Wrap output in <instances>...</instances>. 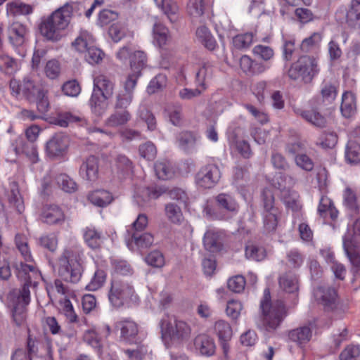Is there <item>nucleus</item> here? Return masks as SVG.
I'll list each match as a JSON object with an SVG mask.
<instances>
[{"instance_id": "8", "label": "nucleus", "mask_w": 360, "mask_h": 360, "mask_svg": "<svg viewBox=\"0 0 360 360\" xmlns=\"http://www.w3.org/2000/svg\"><path fill=\"white\" fill-rule=\"evenodd\" d=\"M295 184V179L291 176L278 177V188L281 191V199L288 208L292 211H298L301 208L300 195L297 192L291 190L290 187Z\"/></svg>"}, {"instance_id": "63", "label": "nucleus", "mask_w": 360, "mask_h": 360, "mask_svg": "<svg viewBox=\"0 0 360 360\" xmlns=\"http://www.w3.org/2000/svg\"><path fill=\"white\" fill-rule=\"evenodd\" d=\"M252 52L255 56L265 61H268L271 59L274 55V50L270 46L260 44L255 46Z\"/></svg>"}, {"instance_id": "20", "label": "nucleus", "mask_w": 360, "mask_h": 360, "mask_svg": "<svg viewBox=\"0 0 360 360\" xmlns=\"http://www.w3.org/2000/svg\"><path fill=\"white\" fill-rule=\"evenodd\" d=\"M314 326V323L309 322L307 325L291 330L288 333V338L300 347H302L310 341Z\"/></svg>"}, {"instance_id": "2", "label": "nucleus", "mask_w": 360, "mask_h": 360, "mask_svg": "<svg viewBox=\"0 0 360 360\" xmlns=\"http://www.w3.org/2000/svg\"><path fill=\"white\" fill-rule=\"evenodd\" d=\"M260 318L258 327L267 332L275 331L286 316V309L281 300H271L270 291L265 289L260 302Z\"/></svg>"}, {"instance_id": "10", "label": "nucleus", "mask_w": 360, "mask_h": 360, "mask_svg": "<svg viewBox=\"0 0 360 360\" xmlns=\"http://www.w3.org/2000/svg\"><path fill=\"white\" fill-rule=\"evenodd\" d=\"M133 294V287L129 283L116 278L112 281L108 298L114 307H120L124 301L131 298Z\"/></svg>"}, {"instance_id": "29", "label": "nucleus", "mask_w": 360, "mask_h": 360, "mask_svg": "<svg viewBox=\"0 0 360 360\" xmlns=\"http://www.w3.org/2000/svg\"><path fill=\"white\" fill-rule=\"evenodd\" d=\"M131 114L128 110L115 109L105 121V124L109 127H118L127 124L131 120Z\"/></svg>"}, {"instance_id": "36", "label": "nucleus", "mask_w": 360, "mask_h": 360, "mask_svg": "<svg viewBox=\"0 0 360 360\" xmlns=\"http://www.w3.org/2000/svg\"><path fill=\"white\" fill-rule=\"evenodd\" d=\"M340 110L342 115L347 118L354 115L356 112V98L352 92L346 91L342 94Z\"/></svg>"}, {"instance_id": "12", "label": "nucleus", "mask_w": 360, "mask_h": 360, "mask_svg": "<svg viewBox=\"0 0 360 360\" xmlns=\"http://www.w3.org/2000/svg\"><path fill=\"white\" fill-rule=\"evenodd\" d=\"M60 22L56 13L53 12L51 15L41 20L39 25L41 34L48 40L58 41L60 39V31L66 28Z\"/></svg>"}, {"instance_id": "7", "label": "nucleus", "mask_w": 360, "mask_h": 360, "mask_svg": "<svg viewBox=\"0 0 360 360\" xmlns=\"http://www.w3.org/2000/svg\"><path fill=\"white\" fill-rule=\"evenodd\" d=\"M262 217L264 231L273 232L278 225L279 210L274 204V197L270 190H264L262 195Z\"/></svg>"}, {"instance_id": "14", "label": "nucleus", "mask_w": 360, "mask_h": 360, "mask_svg": "<svg viewBox=\"0 0 360 360\" xmlns=\"http://www.w3.org/2000/svg\"><path fill=\"white\" fill-rule=\"evenodd\" d=\"M335 19L340 23H347L352 28L359 29L360 6L351 4L349 8L340 6L335 12Z\"/></svg>"}, {"instance_id": "25", "label": "nucleus", "mask_w": 360, "mask_h": 360, "mask_svg": "<svg viewBox=\"0 0 360 360\" xmlns=\"http://www.w3.org/2000/svg\"><path fill=\"white\" fill-rule=\"evenodd\" d=\"M26 27L19 22H13L8 28V36L13 46H20L25 42Z\"/></svg>"}, {"instance_id": "31", "label": "nucleus", "mask_w": 360, "mask_h": 360, "mask_svg": "<svg viewBox=\"0 0 360 360\" xmlns=\"http://www.w3.org/2000/svg\"><path fill=\"white\" fill-rule=\"evenodd\" d=\"M94 44L95 39L92 34L87 31H82L72 42V46L79 53H84Z\"/></svg>"}, {"instance_id": "22", "label": "nucleus", "mask_w": 360, "mask_h": 360, "mask_svg": "<svg viewBox=\"0 0 360 360\" xmlns=\"http://www.w3.org/2000/svg\"><path fill=\"white\" fill-rule=\"evenodd\" d=\"M79 175L84 179L94 181L98 176V160L94 155L88 157L82 164Z\"/></svg>"}, {"instance_id": "57", "label": "nucleus", "mask_w": 360, "mask_h": 360, "mask_svg": "<svg viewBox=\"0 0 360 360\" xmlns=\"http://www.w3.org/2000/svg\"><path fill=\"white\" fill-rule=\"evenodd\" d=\"M162 9L171 22L176 20L179 6L174 0H162Z\"/></svg>"}, {"instance_id": "55", "label": "nucleus", "mask_w": 360, "mask_h": 360, "mask_svg": "<svg viewBox=\"0 0 360 360\" xmlns=\"http://www.w3.org/2000/svg\"><path fill=\"white\" fill-rule=\"evenodd\" d=\"M8 11L14 15H28L32 13L33 8L32 6L22 2H13L8 4Z\"/></svg>"}, {"instance_id": "11", "label": "nucleus", "mask_w": 360, "mask_h": 360, "mask_svg": "<svg viewBox=\"0 0 360 360\" xmlns=\"http://www.w3.org/2000/svg\"><path fill=\"white\" fill-rule=\"evenodd\" d=\"M221 178L219 168L213 164L207 165L200 168L195 176L197 185L203 188H212Z\"/></svg>"}, {"instance_id": "5", "label": "nucleus", "mask_w": 360, "mask_h": 360, "mask_svg": "<svg viewBox=\"0 0 360 360\" xmlns=\"http://www.w3.org/2000/svg\"><path fill=\"white\" fill-rule=\"evenodd\" d=\"M162 338L165 344L169 341L181 343L188 340L191 333L190 325L184 321L176 320L174 324L162 319L160 322Z\"/></svg>"}, {"instance_id": "9", "label": "nucleus", "mask_w": 360, "mask_h": 360, "mask_svg": "<svg viewBox=\"0 0 360 360\" xmlns=\"http://www.w3.org/2000/svg\"><path fill=\"white\" fill-rule=\"evenodd\" d=\"M137 84V76L128 75L122 83V88L115 94L114 109L127 110L134 99V90Z\"/></svg>"}, {"instance_id": "23", "label": "nucleus", "mask_w": 360, "mask_h": 360, "mask_svg": "<svg viewBox=\"0 0 360 360\" xmlns=\"http://www.w3.org/2000/svg\"><path fill=\"white\" fill-rule=\"evenodd\" d=\"M213 333L221 342L224 352H226L227 342L233 335L232 328L230 324L222 319L217 320L213 325Z\"/></svg>"}, {"instance_id": "19", "label": "nucleus", "mask_w": 360, "mask_h": 360, "mask_svg": "<svg viewBox=\"0 0 360 360\" xmlns=\"http://www.w3.org/2000/svg\"><path fill=\"white\" fill-rule=\"evenodd\" d=\"M203 245L205 249L211 253L220 252L224 249L222 234L214 230H207L204 234Z\"/></svg>"}, {"instance_id": "45", "label": "nucleus", "mask_w": 360, "mask_h": 360, "mask_svg": "<svg viewBox=\"0 0 360 360\" xmlns=\"http://www.w3.org/2000/svg\"><path fill=\"white\" fill-rule=\"evenodd\" d=\"M56 124L62 127H66L70 124L78 123L80 125H83L86 123V120L83 117L73 115L71 112H65L59 115L56 120Z\"/></svg>"}, {"instance_id": "53", "label": "nucleus", "mask_w": 360, "mask_h": 360, "mask_svg": "<svg viewBox=\"0 0 360 360\" xmlns=\"http://www.w3.org/2000/svg\"><path fill=\"white\" fill-rule=\"evenodd\" d=\"M84 53L85 60L91 65L98 64L104 56V53L102 50L97 48L95 44L90 46Z\"/></svg>"}, {"instance_id": "15", "label": "nucleus", "mask_w": 360, "mask_h": 360, "mask_svg": "<svg viewBox=\"0 0 360 360\" xmlns=\"http://www.w3.org/2000/svg\"><path fill=\"white\" fill-rule=\"evenodd\" d=\"M316 300L326 311L334 310L338 304L336 290L330 287L319 286L314 291Z\"/></svg>"}, {"instance_id": "59", "label": "nucleus", "mask_w": 360, "mask_h": 360, "mask_svg": "<svg viewBox=\"0 0 360 360\" xmlns=\"http://www.w3.org/2000/svg\"><path fill=\"white\" fill-rule=\"evenodd\" d=\"M205 4L204 0H189L188 12L193 17H200L204 13Z\"/></svg>"}, {"instance_id": "13", "label": "nucleus", "mask_w": 360, "mask_h": 360, "mask_svg": "<svg viewBox=\"0 0 360 360\" xmlns=\"http://www.w3.org/2000/svg\"><path fill=\"white\" fill-rule=\"evenodd\" d=\"M86 9V1H70L58 8L54 12L56 17L61 20V24L65 27L70 24L71 19L75 16H81L84 13Z\"/></svg>"}, {"instance_id": "33", "label": "nucleus", "mask_w": 360, "mask_h": 360, "mask_svg": "<svg viewBox=\"0 0 360 360\" xmlns=\"http://www.w3.org/2000/svg\"><path fill=\"white\" fill-rule=\"evenodd\" d=\"M146 63V56L144 52L136 51L130 56L129 63L131 73L128 75H136L137 79L140 77L141 70L145 67Z\"/></svg>"}, {"instance_id": "30", "label": "nucleus", "mask_w": 360, "mask_h": 360, "mask_svg": "<svg viewBox=\"0 0 360 360\" xmlns=\"http://www.w3.org/2000/svg\"><path fill=\"white\" fill-rule=\"evenodd\" d=\"M116 326L120 328L121 338L127 342H131L138 334L137 324L130 319L120 321Z\"/></svg>"}, {"instance_id": "50", "label": "nucleus", "mask_w": 360, "mask_h": 360, "mask_svg": "<svg viewBox=\"0 0 360 360\" xmlns=\"http://www.w3.org/2000/svg\"><path fill=\"white\" fill-rule=\"evenodd\" d=\"M323 102L330 104L338 95V85L335 83H325L321 91Z\"/></svg>"}, {"instance_id": "28", "label": "nucleus", "mask_w": 360, "mask_h": 360, "mask_svg": "<svg viewBox=\"0 0 360 360\" xmlns=\"http://www.w3.org/2000/svg\"><path fill=\"white\" fill-rule=\"evenodd\" d=\"M108 99V98L92 94L89 101L92 114L98 117L104 115L109 107Z\"/></svg>"}, {"instance_id": "58", "label": "nucleus", "mask_w": 360, "mask_h": 360, "mask_svg": "<svg viewBox=\"0 0 360 360\" xmlns=\"http://www.w3.org/2000/svg\"><path fill=\"white\" fill-rule=\"evenodd\" d=\"M165 212L169 219L173 223H180L183 219L180 207L174 203H169L165 206Z\"/></svg>"}, {"instance_id": "32", "label": "nucleus", "mask_w": 360, "mask_h": 360, "mask_svg": "<svg viewBox=\"0 0 360 360\" xmlns=\"http://www.w3.org/2000/svg\"><path fill=\"white\" fill-rule=\"evenodd\" d=\"M43 221L49 224H58L64 221V214L56 205L46 206L41 214Z\"/></svg>"}, {"instance_id": "41", "label": "nucleus", "mask_w": 360, "mask_h": 360, "mask_svg": "<svg viewBox=\"0 0 360 360\" xmlns=\"http://www.w3.org/2000/svg\"><path fill=\"white\" fill-rule=\"evenodd\" d=\"M153 39L159 47H163L169 41L168 29L161 23L156 22L153 26Z\"/></svg>"}, {"instance_id": "62", "label": "nucleus", "mask_w": 360, "mask_h": 360, "mask_svg": "<svg viewBox=\"0 0 360 360\" xmlns=\"http://www.w3.org/2000/svg\"><path fill=\"white\" fill-rule=\"evenodd\" d=\"M338 143V136L334 132H325L319 139V144L323 148H333Z\"/></svg>"}, {"instance_id": "18", "label": "nucleus", "mask_w": 360, "mask_h": 360, "mask_svg": "<svg viewBox=\"0 0 360 360\" xmlns=\"http://www.w3.org/2000/svg\"><path fill=\"white\" fill-rule=\"evenodd\" d=\"M115 82L105 75H98L94 78L92 94L110 98L114 94Z\"/></svg>"}, {"instance_id": "4", "label": "nucleus", "mask_w": 360, "mask_h": 360, "mask_svg": "<svg viewBox=\"0 0 360 360\" xmlns=\"http://www.w3.org/2000/svg\"><path fill=\"white\" fill-rule=\"evenodd\" d=\"M319 71L317 61L314 57L302 56L291 65L288 75L291 79H300L304 82L309 83L318 74Z\"/></svg>"}, {"instance_id": "39", "label": "nucleus", "mask_w": 360, "mask_h": 360, "mask_svg": "<svg viewBox=\"0 0 360 360\" xmlns=\"http://www.w3.org/2000/svg\"><path fill=\"white\" fill-rule=\"evenodd\" d=\"M318 212L322 217H326L328 214L333 220L338 217V212L333 205L332 200L326 197L322 196L320 199Z\"/></svg>"}, {"instance_id": "54", "label": "nucleus", "mask_w": 360, "mask_h": 360, "mask_svg": "<svg viewBox=\"0 0 360 360\" xmlns=\"http://www.w3.org/2000/svg\"><path fill=\"white\" fill-rule=\"evenodd\" d=\"M167 85V77L163 74L157 75L149 83L147 91L150 94L162 90Z\"/></svg>"}, {"instance_id": "56", "label": "nucleus", "mask_w": 360, "mask_h": 360, "mask_svg": "<svg viewBox=\"0 0 360 360\" xmlns=\"http://www.w3.org/2000/svg\"><path fill=\"white\" fill-rule=\"evenodd\" d=\"M167 112L169 121L174 126H180L182 124V107L179 105H172L167 108Z\"/></svg>"}, {"instance_id": "60", "label": "nucleus", "mask_w": 360, "mask_h": 360, "mask_svg": "<svg viewBox=\"0 0 360 360\" xmlns=\"http://www.w3.org/2000/svg\"><path fill=\"white\" fill-rule=\"evenodd\" d=\"M146 263L155 268H161L165 264V257L162 252L155 250L150 252L145 258Z\"/></svg>"}, {"instance_id": "44", "label": "nucleus", "mask_w": 360, "mask_h": 360, "mask_svg": "<svg viewBox=\"0 0 360 360\" xmlns=\"http://www.w3.org/2000/svg\"><path fill=\"white\" fill-rule=\"evenodd\" d=\"M345 158L351 164L360 162V144L354 141H349L345 149Z\"/></svg>"}, {"instance_id": "27", "label": "nucleus", "mask_w": 360, "mask_h": 360, "mask_svg": "<svg viewBox=\"0 0 360 360\" xmlns=\"http://www.w3.org/2000/svg\"><path fill=\"white\" fill-rule=\"evenodd\" d=\"M127 233L131 237V242L129 241L127 243L129 247L134 243L138 249L143 250L150 248L154 242L153 236L150 233H139L138 231L131 233L129 230L127 231Z\"/></svg>"}, {"instance_id": "40", "label": "nucleus", "mask_w": 360, "mask_h": 360, "mask_svg": "<svg viewBox=\"0 0 360 360\" xmlns=\"http://www.w3.org/2000/svg\"><path fill=\"white\" fill-rule=\"evenodd\" d=\"M198 39L205 47L209 50H214L217 46V41L211 32L205 26H200L196 30Z\"/></svg>"}, {"instance_id": "16", "label": "nucleus", "mask_w": 360, "mask_h": 360, "mask_svg": "<svg viewBox=\"0 0 360 360\" xmlns=\"http://www.w3.org/2000/svg\"><path fill=\"white\" fill-rule=\"evenodd\" d=\"M360 245V218L354 223L343 237V248L347 256L352 259L354 252L352 249Z\"/></svg>"}, {"instance_id": "42", "label": "nucleus", "mask_w": 360, "mask_h": 360, "mask_svg": "<svg viewBox=\"0 0 360 360\" xmlns=\"http://www.w3.org/2000/svg\"><path fill=\"white\" fill-rule=\"evenodd\" d=\"M280 287L288 293H295L298 290V281L296 276L287 274L279 279Z\"/></svg>"}, {"instance_id": "35", "label": "nucleus", "mask_w": 360, "mask_h": 360, "mask_svg": "<svg viewBox=\"0 0 360 360\" xmlns=\"http://www.w3.org/2000/svg\"><path fill=\"white\" fill-rule=\"evenodd\" d=\"M296 112L307 122L316 127H324L326 124V117L314 109L308 110H299Z\"/></svg>"}, {"instance_id": "49", "label": "nucleus", "mask_w": 360, "mask_h": 360, "mask_svg": "<svg viewBox=\"0 0 360 360\" xmlns=\"http://www.w3.org/2000/svg\"><path fill=\"white\" fill-rule=\"evenodd\" d=\"M253 34L251 32L238 34L233 38L232 44L238 50H245L253 42Z\"/></svg>"}, {"instance_id": "21", "label": "nucleus", "mask_w": 360, "mask_h": 360, "mask_svg": "<svg viewBox=\"0 0 360 360\" xmlns=\"http://www.w3.org/2000/svg\"><path fill=\"white\" fill-rule=\"evenodd\" d=\"M96 269L86 289L89 291H95L101 288L106 281L107 265L105 262H95Z\"/></svg>"}, {"instance_id": "61", "label": "nucleus", "mask_w": 360, "mask_h": 360, "mask_svg": "<svg viewBox=\"0 0 360 360\" xmlns=\"http://www.w3.org/2000/svg\"><path fill=\"white\" fill-rule=\"evenodd\" d=\"M321 39L322 37L319 32H314L310 37L302 40L300 48L302 51L307 52L318 45L321 42Z\"/></svg>"}, {"instance_id": "38", "label": "nucleus", "mask_w": 360, "mask_h": 360, "mask_svg": "<svg viewBox=\"0 0 360 360\" xmlns=\"http://www.w3.org/2000/svg\"><path fill=\"white\" fill-rule=\"evenodd\" d=\"M90 202L98 207H105L112 201V195L105 190H97L88 196Z\"/></svg>"}, {"instance_id": "47", "label": "nucleus", "mask_w": 360, "mask_h": 360, "mask_svg": "<svg viewBox=\"0 0 360 360\" xmlns=\"http://www.w3.org/2000/svg\"><path fill=\"white\" fill-rule=\"evenodd\" d=\"M154 169L158 178L160 179H169L174 174L170 162L166 160L157 162L155 164Z\"/></svg>"}, {"instance_id": "34", "label": "nucleus", "mask_w": 360, "mask_h": 360, "mask_svg": "<svg viewBox=\"0 0 360 360\" xmlns=\"http://www.w3.org/2000/svg\"><path fill=\"white\" fill-rule=\"evenodd\" d=\"M8 198L10 204L16 208L18 213L20 214L24 211L23 199L20 193L18 184L15 181L10 182Z\"/></svg>"}, {"instance_id": "17", "label": "nucleus", "mask_w": 360, "mask_h": 360, "mask_svg": "<svg viewBox=\"0 0 360 360\" xmlns=\"http://www.w3.org/2000/svg\"><path fill=\"white\" fill-rule=\"evenodd\" d=\"M69 139L63 134H55L46 143V152L51 157L63 156L67 151Z\"/></svg>"}, {"instance_id": "51", "label": "nucleus", "mask_w": 360, "mask_h": 360, "mask_svg": "<svg viewBox=\"0 0 360 360\" xmlns=\"http://www.w3.org/2000/svg\"><path fill=\"white\" fill-rule=\"evenodd\" d=\"M56 181L58 186L67 193H73L77 190V185L75 181L65 174H58Z\"/></svg>"}, {"instance_id": "6", "label": "nucleus", "mask_w": 360, "mask_h": 360, "mask_svg": "<svg viewBox=\"0 0 360 360\" xmlns=\"http://www.w3.org/2000/svg\"><path fill=\"white\" fill-rule=\"evenodd\" d=\"M9 86L13 96H22L29 102H34L37 96L42 94V91L44 90L30 75L25 76L22 81H18L15 79H11Z\"/></svg>"}, {"instance_id": "3", "label": "nucleus", "mask_w": 360, "mask_h": 360, "mask_svg": "<svg viewBox=\"0 0 360 360\" xmlns=\"http://www.w3.org/2000/svg\"><path fill=\"white\" fill-rule=\"evenodd\" d=\"M58 274L62 279L73 283L79 281L83 268L77 252L65 249L58 259Z\"/></svg>"}, {"instance_id": "48", "label": "nucleus", "mask_w": 360, "mask_h": 360, "mask_svg": "<svg viewBox=\"0 0 360 360\" xmlns=\"http://www.w3.org/2000/svg\"><path fill=\"white\" fill-rule=\"evenodd\" d=\"M161 193V191L158 189L146 188L141 191V194H137L135 196V200L139 206L144 207L149 200L157 199Z\"/></svg>"}, {"instance_id": "1", "label": "nucleus", "mask_w": 360, "mask_h": 360, "mask_svg": "<svg viewBox=\"0 0 360 360\" xmlns=\"http://www.w3.org/2000/svg\"><path fill=\"white\" fill-rule=\"evenodd\" d=\"M15 273L24 284L22 288L13 290L8 295V300L13 307L26 308L30 302V288H37L41 274L34 265L22 262L15 264Z\"/></svg>"}, {"instance_id": "24", "label": "nucleus", "mask_w": 360, "mask_h": 360, "mask_svg": "<svg viewBox=\"0 0 360 360\" xmlns=\"http://www.w3.org/2000/svg\"><path fill=\"white\" fill-rule=\"evenodd\" d=\"M199 141V136L191 131H182L176 136L178 147L187 153L193 152Z\"/></svg>"}, {"instance_id": "52", "label": "nucleus", "mask_w": 360, "mask_h": 360, "mask_svg": "<svg viewBox=\"0 0 360 360\" xmlns=\"http://www.w3.org/2000/svg\"><path fill=\"white\" fill-rule=\"evenodd\" d=\"M245 256L248 259L259 262L265 258L266 251L262 247L250 243L246 245Z\"/></svg>"}, {"instance_id": "64", "label": "nucleus", "mask_w": 360, "mask_h": 360, "mask_svg": "<svg viewBox=\"0 0 360 360\" xmlns=\"http://www.w3.org/2000/svg\"><path fill=\"white\" fill-rule=\"evenodd\" d=\"M139 150L140 155L148 160H153L157 154L156 148L151 142H147L141 145Z\"/></svg>"}, {"instance_id": "26", "label": "nucleus", "mask_w": 360, "mask_h": 360, "mask_svg": "<svg viewBox=\"0 0 360 360\" xmlns=\"http://www.w3.org/2000/svg\"><path fill=\"white\" fill-rule=\"evenodd\" d=\"M194 345L197 350L204 356H210L215 352V344L212 338L207 335H198L194 340Z\"/></svg>"}, {"instance_id": "46", "label": "nucleus", "mask_w": 360, "mask_h": 360, "mask_svg": "<svg viewBox=\"0 0 360 360\" xmlns=\"http://www.w3.org/2000/svg\"><path fill=\"white\" fill-rule=\"evenodd\" d=\"M215 200L219 208L224 209L229 212L237 211L238 205L231 195L220 193L216 196Z\"/></svg>"}, {"instance_id": "43", "label": "nucleus", "mask_w": 360, "mask_h": 360, "mask_svg": "<svg viewBox=\"0 0 360 360\" xmlns=\"http://www.w3.org/2000/svg\"><path fill=\"white\" fill-rule=\"evenodd\" d=\"M213 73V67L210 63H203L202 65L196 72V84L201 86L202 89H205V82L212 78Z\"/></svg>"}, {"instance_id": "37", "label": "nucleus", "mask_w": 360, "mask_h": 360, "mask_svg": "<svg viewBox=\"0 0 360 360\" xmlns=\"http://www.w3.org/2000/svg\"><path fill=\"white\" fill-rule=\"evenodd\" d=\"M84 238L87 245L93 250L100 248L103 241L102 233L93 227L86 228Z\"/></svg>"}]
</instances>
